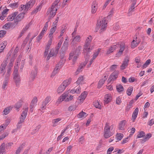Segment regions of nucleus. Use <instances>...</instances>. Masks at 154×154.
Here are the masks:
<instances>
[{"label": "nucleus", "mask_w": 154, "mask_h": 154, "mask_svg": "<svg viewBox=\"0 0 154 154\" xmlns=\"http://www.w3.org/2000/svg\"><path fill=\"white\" fill-rule=\"evenodd\" d=\"M92 40V37L91 35H90L87 37L85 41L83 50V54L86 59L89 58V52L93 49V46L91 45Z\"/></svg>", "instance_id": "1"}, {"label": "nucleus", "mask_w": 154, "mask_h": 154, "mask_svg": "<svg viewBox=\"0 0 154 154\" xmlns=\"http://www.w3.org/2000/svg\"><path fill=\"white\" fill-rule=\"evenodd\" d=\"M119 46L120 49L116 54V57H120L122 54L123 52L125 49V44L123 42H119L116 45H114L111 46L107 51V54H109L112 52L118 47L117 46Z\"/></svg>", "instance_id": "2"}, {"label": "nucleus", "mask_w": 154, "mask_h": 154, "mask_svg": "<svg viewBox=\"0 0 154 154\" xmlns=\"http://www.w3.org/2000/svg\"><path fill=\"white\" fill-rule=\"evenodd\" d=\"M107 24L105 17L103 18L102 20H97L95 28V31L97 32L100 29V32H103L106 29L107 27Z\"/></svg>", "instance_id": "3"}, {"label": "nucleus", "mask_w": 154, "mask_h": 154, "mask_svg": "<svg viewBox=\"0 0 154 154\" xmlns=\"http://www.w3.org/2000/svg\"><path fill=\"white\" fill-rule=\"evenodd\" d=\"M113 128V126L112 125L110 126L108 123H106L104 129V136L105 138H107L113 135V133L111 131Z\"/></svg>", "instance_id": "4"}, {"label": "nucleus", "mask_w": 154, "mask_h": 154, "mask_svg": "<svg viewBox=\"0 0 154 154\" xmlns=\"http://www.w3.org/2000/svg\"><path fill=\"white\" fill-rule=\"evenodd\" d=\"M71 81V79L70 78L65 80L58 88L57 91V93H60L62 92L70 84Z\"/></svg>", "instance_id": "5"}, {"label": "nucleus", "mask_w": 154, "mask_h": 154, "mask_svg": "<svg viewBox=\"0 0 154 154\" xmlns=\"http://www.w3.org/2000/svg\"><path fill=\"white\" fill-rule=\"evenodd\" d=\"M18 69H15L14 70L13 72L14 75V79L15 80V83L16 84L17 87L19 86L20 82V76L18 74Z\"/></svg>", "instance_id": "6"}, {"label": "nucleus", "mask_w": 154, "mask_h": 154, "mask_svg": "<svg viewBox=\"0 0 154 154\" xmlns=\"http://www.w3.org/2000/svg\"><path fill=\"white\" fill-rule=\"evenodd\" d=\"M81 48L82 46H79L76 48L75 51L71 52L69 54V60H71L72 58V57L73 56L74 54L79 55Z\"/></svg>", "instance_id": "7"}, {"label": "nucleus", "mask_w": 154, "mask_h": 154, "mask_svg": "<svg viewBox=\"0 0 154 154\" xmlns=\"http://www.w3.org/2000/svg\"><path fill=\"white\" fill-rule=\"evenodd\" d=\"M119 74V72L118 71H114L110 75L108 81L109 82L111 81H114L118 77Z\"/></svg>", "instance_id": "8"}, {"label": "nucleus", "mask_w": 154, "mask_h": 154, "mask_svg": "<svg viewBox=\"0 0 154 154\" xmlns=\"http://www.w3.org/2000/svg\"><path fill=\"white\" fill-rule=\"evenodd\" d=\"M57 10V7L51 6V8L48 10L47 12V14H49L54 16L56 15Z\"/></svg>", "instance_id": "9"}, {"label": "nucleus", "mask_w": 154, "mask_h": 154, "mask_svg": "<svg viewBox=\"0 0 154 154\" xmlns=\"http://www.w3.org/2000/svg\"><path fill=\"white\" fill-rule=\"evenodd\" d=\"M25 13V12H23L18 14L14 19V22L17 23L21 21L24 18Z\"/></svg>", "instance_id": "10"}, {"label": "nucleus", "mask_w": 154, "mask_h": 154, "mask_svg": "<svg viewBox=\"0 0 154 154\" xmlns=\"http://www.w3.org/2000/svg\"><path fill=\"white\" fill-rule=\"evenodd\" d=\"M129 61V58L128 57L124 59L122 65L120 66V69L121 70H123L128 66Z\"/></svg>", "instance_id": "11"}, {"label": "nucleus", "mask_w": 154, "mask_h": 154, "mask_svg": "<svg viewBox=\"0 0 154 154\" xmlns=\"http://www.w3.org/2000/svg\"><path fill=\"white\" fill-rule=\"evenodd\" d=\"M34 2L32 1H30L27 3L25 5V8L24 10V12L26 13L27 11L30 8L32 7L34 5Z\"/></svg>", "instance_id": "12"}, {"label": "nucleus", "mask_w": 154, "mask_h": 154, "mask_svg": "<svg viewBox=\"0 0 154 154\" xmlns=\"http://www.w3.org/2000/svg\"><path fill=\"white\" fill-rule=\"evenodd\" d=\"M15 58L13 57H11L10 60V62L8 66L7 72L6 73L11 74V71L12 67L13 66V63Z\"/></svg>", "instance_id": "13"}, {"label": "nucleus", "mask_w": 154, "mask_h": 154, "mask_svg": "<svg viewBox=\"0 0 154 154\" xmlns=\"http://www.w3.org/2000/svg\"><path fill=\"white\" fill-rule=\"evenodd\" d=\"M97 9V3L96 1H93L91 5L92 14H94L96 13Z\"/></svg>", "instance_id": "14"}, {"label": "nucleus", "mask_w": 154, "mask_h": 154, "mask_svg": "<svg viewBox=\"0 0 154 154\" xmlns=\"http://www.w3.org/2000/svg\"><path fill=\"white\" fill-rule=\"evenodd\" d=\"M141 40L138 39H137V37H136L135 40H133L131 42V48H133L137 47L140 43Z\"/></svg>", "instance_id": "15"}, {"label": "nucleus", "mask_w": 154, "mask_h": 154, "mask_svg": "<svg viewBox=\"0 0 154 154\" xmlns=\"http://www.w3.org/2000/svg\"><path fill=\"white\" fill-rule=\"evenodd\" d=\"M64 96L65 101L67 102L72 100L73 99V96L67 93H64Z\"/></svg>", "instance_id": "16"}, {"label": "nucleus", "mask_w": 154, "mask_h": 154, "mask_svg": "<svg viewBox=\"0 0 154 154\" xmlns=\"http://www.w3.org/2000/svg\"><path fill=\"white\" fill-rule=\"evenodd\" d=\"M37 68L36 67H34V69L32 70L30 74V79L33 80L37 75Z\"/></svg>", "instance_id": "17"}, {"label": "nucleus", "mask_w": 154, "mask_h": 154, "mask_svg": "<svg viewBox=\"0 0 154 154\" xmlns=\"http://www.w3.org/2000/svg\"><path fill=\"white\" fill-rule=\"evenodd\" d=\"M11 53H8V54L7 55L6 59L4 60L3 63L2 64L1 66H3L5 67H6L8 63V60H10L11 58L12 57H11Z\"/></svg>", "instance_id": "18"}, {"label": "nucleus", "mask_w": 154, "mask_h": 154, "mask_svg": "<svg viewBox=\"0 0 154 154\" xmlns=\"http://www.w3.org/2000/svg\"><path fill=\"white\" fill-rule=\"evenodd\" d=\"M18 12H15L11 14V15H9L7 18V21H12L14 19L15 17L18 14Z\"/></svg>", "instance_id": "19"}, {"label": "nucleus", "mask_w": 154, "mask_h": 154, "mask_svg": "<svg viewBox=\"0 0 154 154\" xmlns=\"http://www.w3.org/2000/svg\"><path fill=\"white\" fill-rule=\"evenodd\" d=\"M87 94V92L85 91L84 92L78 97V100H80V102H82L86 97Z\"/></svg>", "instance_id": "20"}, {"label": "nucleus", "mask_w": 154, "mask_h": 154, "mask_svg": "<svg viewBox=\"0 0 154 154\" xmlns=\"http://www.w3.org/2000/svg\"><path fill=\"white\" fill-rule=\"evenodd\" d=\"M87 94V92L85 91L84 92L78 97V100H80V102H82L86 97Z\"/></svg>", "instance_id": "21"}, {"label": "nucleus", "mask_w": 154, "mask_h": 154, "mask_svg": "<svg viewBox=\"0 0 154 154\" xmlns=\"http://www.w3.org/2000/svg\"><path fill=\"white\" fill-rule=\"evenodd\" d=\"M51 100V97L50 96H48L45 99L44 101L42 103V109H43L47 105V104Z\"/></svg>", "instance_id": "22"}, {"label": "nucleus", "mask_w": 154, "mask_h": 154, "mask_svg": "<svg viewBox=\"0 0 154 154\" xmlns=\"http://www.w3.org/2000/svg\"><path fill=\"white\" fill-rule=\"evenodd\" d=\"M107 78V76L106 75L104 76V78L102 79H101L99 81L98 88H100L104 84V82L106 80Z\"/></svg>", "instance_id": "23"}, {"label": "nucleus", "mask_w": 154, "mask_h": 154, "mask_svg": "<svg viewBox=\"0 0 154 154\" xmlns=\"http://www.w3.org/2000/svg\"><path fill=\"white\" fill-rule=\"evenodd\" d=\"M139 111V109L138 108H136L133 113L132 117V119L133 122H134L136 119Z\"/></svg>", "instance_id": "24"}, {"label": "nucleus", "mask_w": 154, "mask_h": 154, "mask_svg": "<svg viewBox=\"0 0 154 154\" xmlns=\"http://www.w3.org/2000/svg\"><path fill=\"white\" fill-rule=\"evenodd\" d=\"M111 95L110 94H106L105 95L104 99L105 104H107L111 101Z\"/></svg>", "instance_id": "25"}, {"label": "nucleus", "mask_w": 154, "mask_h": 154, "mask_svg": "<svg viewBox=\"0 0 154 154\" xmlns=\"http://www.w3.org/2000/svg\"><path fill=\"white\" fill-rule=\"evenodd\" d=\"M126 122L125 120H124L120 122L119 124V129L120 130H123Z\"/></svg>", "instance_id": "26"}, {"label": "nucleus", "mask_w": 154, "mask_h": 154, "mask_svg": "<svg viewBox=\"0 0 154 154\" xmlns=\"http://www.w3.org/2000/svg\"><path fill=\"white\" fill-rule=\"evenodd\" d=\"M87 63L84 62L82 63H81L80 65L79 66V67L76 72V73L78 74L79 72L81 71V69L84 68L86 65Z\"/></svg>", "instance_id": "27"}, {"label": "nucleus", "mask_w": 154, "mask_h": 154, "mask_svg": "<svg viewBox=\"0 0 154 154\" xmlns=\"http://www.w3.org/2000/svg\"><path fill=\"white\" fill-rule=\"evenodd\" d=\"M12 107L10 106L5 109L4 110V111H3L4 115H7L10 112L11 110L12 109Z\"/></svg>", "instance_id": "28"}, {"label": "nucleus", "mask_w": 154, "mask_h": 154, "mask_svg": "<svg viewBox=\"0 0 154 154\" xmlns=\"http://www.w3.org/2000/svg\"><path fill=\"white\" fill-rule=\"evenodd\" d=\"M116 89L119 92H121L124 90L123 86L121 84H119L116 86Z\"/></svg>", "instance_id": "29"}, {"label": "nucleus", "mask_w": 154, "mask_h": 154, "mask_svg": "<svg viewBox=\"0 0 154 154\" xmlns=\"http://www.w3.org/2000/svg\"><path fill=\"white\" fill-rule=\"evenodd\" d=\"M5 143H3L0 146V152H5Z\"/></svg>", "instance_id": "30"}, {"label": "nucleus", "mask_w": 154, "mask_h": 154, "mask_svg": "<svg viewBox=\"0 0 154 154\" xmlns=\"http://www.w3.org/2000/svg\"><path fill=\"white\" fill-rule=\"evenodd\" d=\"M86 113L85 112L82 111L77 115V117L79 118H82L86 117Z\"/></svg>", "instance_id": "31"}, {"label": "nucleus", "mask_w": 154, "mask_h": 154, "mask_svg": "<svg viewBox=\"0 0 154 154\" xmlns=\"http://www.w3.org/2000/svg\"><path fill=\"white\" fill-rule=\"evenodd\" d=\"M68 38V37H67L66 38V39H65V41H64L63 44V45L62 47V48H64L66 49L67 48L68 45V40H67Z\"/></svg>", "instance_id": "32"}, {"label": "nucleus", "mask_w": 154, "mask_h": 154, "mask_svg": "<svg viewBox=\"0 0 154 154\" xmlns=\"http://www.w3.org/2000/svg\"><path fill=\"white\" fill-rule=\"evenodd\" d=\"M80 36L79 35H77L75 37H74L73 39L72 43L79 42L80 41Z\"/></svg>", "instance_id": "33"}, {"label": "nucleus", "mask_w": 154, "mask_h": 154, "mask_svg": "<svg viewBox=\"0 0 154 154\" xmlns=\"http://www.w3.org/2000/svg\"><path fill=\"white\" fill-rule=\"evenodd\" d=\"M84 79V78L82 76H80L78 79V80L76 82V83L78 85H79L81 83H82L83 80Z\"/></svg>", "instance_id": "34"}, {"label": "nucleus", "mask_w": 154, "mask_h": 154, "mask_svg": "<svg viewBox=\"0 0 154 154\" xmlns=\"http://www.w3.org/2000/svg\"><path fill=\"white\" fill-rule=\"evenodd\" d=\"M145 135V133L143 131L139 132L137 136V138H140L144 137Z\"/></svg>", "instance_id": "35"}, {"label": "nucleus", "mask_w": 154, "mask_h": 154, "mask_svg": "<svg viewBox=\"0 0 154 154\" xmlns=\"http://www.w3.org/2000/svg\"><path fill=\"white\" fill-rule=\"evenodd\" d=\"M61 120V119L60 118L53 119L52 121V123L53 124V126L55 127L57 125L56 124Z\"/></svg>", "instance_id": "36"}, {"label": "nucleus", "mask_w": 154, "mask_h": 154, "mask_svg": "<svg viewBox=\"0 0 154 154\" xmlns=\"http://www.w3.org/2000/svg\"><path fill=\"white\" fill-rule=\"evenodd\" d=\"M133 90V87L130 86L129 87L127 90V94L129 96H130Z\"/></svg>", "instance_id": "37"}, {"label": "nucleus", "mask_w": 154, "mask_h": 154, "mask_svg": "<svg viewBox=\"0 0 154 154\" xmlns=\"http://www.w3.org/2000/svg\"><path fill=\"white\" fill-rule=\"evenodd\" d=\"M9 6L12 8H15L18 7V2L14 3H13L10 4Z\"/></svg>", "instance_id": "38"}, {"label": "nucleus", "mask_w": 154, "mask_h": 154, "mask_svg": "<svg viewBox=\"0 0 154 154\" xmlns=\"http://www.w3.org/2000/svg\"><path fill=\"white\" fill-rule=\"evenodd\" d=\"M37 101V97H35L32 100L30 105L34 106L36 104Z\"/></svg>", "instance_id": "39"}, {"label": "nucleus", "mask_w": 154, "mask_h": 154, "mask_svg": "<svg viewBox=\"0 0 154 154\" xmlns=\"http://www.w3.org/2000/svg\"><path fill=\"white\" fill-rule=\"evenodd\" d=\"M11 23H6L3 26V28L7 29L10 28L11 26Z\"/></svg>", "instance_id": "40"}, {"label": "nucleus", "mask_w": 154, "mask_h": 154, "mask_svg": "<svg viewBox=\"0 0 154 154\" xmlns=\"http://www.w3.org/2000/svg\"><path fill=\"white\" fill-rule=\"evenodd\" d=\"M100 49H98L96 51L93 55V59H95L98 56V54L99 53L100 50Z\"/></svg>", "instance_id": "41"}, {"label": "nucleus", "mask_w": 154, "mask_h": 154, "mask_svg": "<svg viewBox=\"0 0 154 154\" xmlns=\"http://www.w3.org/2000/svg\"><path fill=\"white\" fill-rule=\"evenodd\" d=\"M94 105L97 108H101V105L100 104L98 101H95L93 103Z\"/></svg>", "instance_id": "42"}, {"label": "nucleus", "mask_w": 154, "mask_h": 154, "mask_svg": "<svg viewBox=\"0 0 154 154\" xmlns=\"http://www.w3.org/2000/svg\"><path fill=\"white\" fill-rule=\"evenodd\" d=\"M151 137H152V134H151L150 133L146 135V136L144 138L143 140H144V142H145L146 141V140L149 139Z\"/></svg>", "instance_id": "43"}, {"label": "nucleus", "mask_w": 154, "mask_h": 154, "mask_svg": "<svg viewBox=\"0 0 154 154\" xmlns=\"http://www.w3.org/2000/svg\"><path fill=\"white\" fill-rule=\"evenodd\" d=\"M28 110V108H26L24 110L23 112L21 114V116L23 115V116H25V117H26Z\"/></svg>", "instance_id": "44"}, {"label": "nucleus", "mask_w": 154, "mask_h": 154, "mask_svg": "<svg viewBox=\"0 0 154 154\" xmlns=\"http://www.w3.org/2000/svg\"><path fill=\"white\" fill-rule=\"evenodd\" d=\"M151 62V60L150 59L147 60L145 63L143 64V68H146L147 66Z\"/></svg>", "instance_id": "45"}, {"label": "nucleus", "mask_w": 154, "mask_h": 154, "mask_svg": "<svg viewBox=\"0 0 154 154\" xmlns=\"http://www.w3.org/2000/svg\"><path fill=\"white\" fill-rule=\"evenodd\" d=\"M26 118V117H25V116H23V115L21 116V117L20 119V120L19 121L18 124H21L23 122Z\"/></svg>", "instance_id": "46"}, {"label": "nucleus", "mask_w": 154, "mask_h": 154, "mask_svg": "<svg viewBox=\"0 0 154 154\" xmlns=\"http://www.w3.org/2000/svg\"><path fill=\"white\" fill-rule=\"evenodd\" d=\"M29 35H28L26 38L25 39L23 42V43L22 45V46H25V45L27 43L29 40Z\"/></svg>", "instance_id": "47"}, {"label": "nucleus", "mask_w": 154, "mask_h": 154, "mask_svg": "<svg viewBox=\"0 0 154 154\" xmlns=\"http://www.w3.org/2000/svg\"><path fill=\"white\" fill-rule=\"evenodd\" d=\"M64 100H65V98L64 97V93L61 96L59 97L58 100V101L60 102H62Z\"/></svg>", "instance_id": "48"}, {"label": "nucleus", "mask_w": 154, "mask_h": 154, "mask_svg": "<svg viewBox=\"0 0 154 154\" xmlns=\"http://www.w3.org/2000/svg\"><path fill=\"white\" fill-rule=\"evenodd\" d=\"M75 93L79 94L80 92L81 88L79 86H76L74 88Z\"/></svg>", "instance_id": "49"}, {"label": "nucleus", "mask_w": 154, "mask_h": 154, "mask_svg": "<svg viewBox=\"0 0 154 154\" xmlns=\"http://www.w3.org/2000/svg\"><path fill=\"white\" fill-rule=\"evenodd\" d=\"M31 25L30 23H29V24H27L25 26V27L23 28L22 29V30H23L24 32H26L28 29L29 27Z\"/></svg>", "instance_id": "50"}, {"label": "nucleus", "mask_w": 154, "mask_h": 154, "mask_svg": "<svg viewBox=\"0 0 154 154\" xmlns=\"http://www.w3.org/2000/svg\"><path fill=\"white\" fill-rule=\"evenodd\" d=\"M55 51H54V50H51L49 54V56L52 57L53 56H56L57 54H55Z\"/></svg>", "instance_id": "51"}, {"label": "nucleus", "mask_w": 154, "mask_h": 154, "mask_svg": "<svg viewBox=\"0 0 154 154\" xmlns=\"http://www.w3.org/2000/svg\"><path fill=\"white\" fill-rule=\"evenodd\" d=\"M39 6H37V8L34 9L31 13V14L33 15L34 14L38 12V11L39 10Z\"/></svg>", "instance_id": "52"}, {"label": "nucleus", "mask_w": 154, "mask_h": 154, "mask_svg": "<svg viewBox=\"0 0 154 154\" xmlns=\"http://www.w3.org/2000/svg\"><path fill=\"white\" fill-rule=\"evenodd\" d=\"M52 39H49L46 45V48L49 49L52 43Z\"/></svg>", "instance_id": "53"}, {"label": "nucleus", "mask_w": 154, "mask_h": 154, "mask_svg": "<svg viewBox=\"0 0 154 154\" xmlns=\"http://www.w3.org/2000/svg\"><path fill=\"white\" fill-rule=\"evenodd\" d=\"M22 104L21 102H19L17 103L15 105V107L16 109H18L20 108L22 106Z\"/></svg>", "instance_id": "54"}, {"label": "nucleus", "mask_w": 154, "mask_h": 154, "mask_svg": "<svg viewBox=\"0 0 154 154\" xmlns=\"http://www.w3.org/2000/svg\"><path fill=\"white\" fill-rule=\"evenodd\" d=\"M8 133H4L2 136H0V140H2L4 138L8 135Z\"/></svg>", "instance_id": "55"}, {"label": "nucleus", "mask_w": 154, "mask_h": 154, "mask_svg": "<svg viewBox=\"0 0 154 154\" xmlns=\"http://www.w3.org/2000/svg\"><path fill=\"white\" fill-rule=\"evenodd\" d=\"M123 134H118L117 137H116L117 140H120L122 139L123 137Z\"/></svg>", "instance_id": "56"}, {"label": "nucleus", "mask_w": 154, "mask_h": 154, "mask_svg": "<svg viewBox=\"0 0 154 154\" xmlns=\"http://www.w3.org/2000/svg\"><path fill=\"white\" fill-rule=\"evenodd\" d=\"M59 20V17H57L56 19L53 22V27H56L57 25V23H58Z\"/></svg>", "instance_id": "57"}, {"label": "nucleus", "mask_w": 154, "mask_h": 154, "mask_svg": "<svg viewBox=\"0 0 154 154\" xmlns=\"http://www.w3.org/2000/svg\"><path fill=\"white\" fill-rule=\"evenodd\" d=\"M6 42H4V43H3V45H4V46L3 45L1 44L0 45V48H1V49H0V52H1L5 48V45H6Z\"/></svg>", "instance_id": "58"}, {"label": "nucleus", "mask_w": 154, "mask_h": 154, "mask_svg": "<svg viewBox=\"0 0 154 154\" xmlns=\"http://www.w3.org/2000/svg\"><path fill=\"white\" fill-rule=\"evenodd\" d=\"M60 0H56L53 3L52 6H53V7H57V4L59 2V1Z\"/></svg>", "instance_id": "59"}, {"label": "nucleus", "mask_w": 154, "mask_h": 154, "mask_svg": "<svg viewBox=\"0 0 154 154\" xmlns=\"http://www.w3.org/2000/svg\"><path fill=\"white\" fill-rule=\"evenodd\" d=\"M6 31L4 30L0 31V37H2L4 36V35L6 34Z\"/></svg>", "instance_id": "60"}, {"label": "nucleus", "mask_w": 154, "mask_h": 154, "mask_svg": "<svg viewBox=\"0 0 154 154\" xmlns=\"http://www.w3.org/2000/svg\"><path fill=\"white\" fill-rule=\"evenodd\" d=\"M22 147V146H19L17 149L16 150V152H15V154H19L21 150L23 149Z\"/></svg>", "instance_id": "61"}, {"label": "nucleus", "mask_w": 154, "mask_h": 154, "mask_svg": "<svg viewBox=\"0 0 154 154\" xmlns=\"http://www.w3.org/2000/svg\"><path fill=\"white\" fill-rule=\"evenodd\" d=\"M5 68V67L3 66H1V67L0 68V73H2L4 72L3 75H4Z\"/></svg>", "instance_id": "62"}, {"label": "nucleus", "mask_w": 154, "mask_h": 154, "mask_svg": "<svg viewBox=\"0 0 154 154\" xmlns=\"http://www.w3.org/2000/svg\"><path fill=\"white\" fill-rule=\"evenodd\" d=\"M8 81H7L6 80H5L4 82L3 83V84L2 86V88L4 89L6 86L7 85L8 83Z\"/></svg>", "instance_id": "63"}, {"label": "nucleus", "mask_w": 154, "mask_h": 154, "mask_svg": "<svg viewBox=\"0 0 154 154\" xmlns=\"http://www.w3.org/2000/svg\"><path fill=\"white\" fill-rule=\"evenodd\" d=\"M114 148L112 147H110L109 148L107 151V154H110L111 153L112 151L113 150Z\"/></svg>", "instance_id": "64"}]
</instances>
